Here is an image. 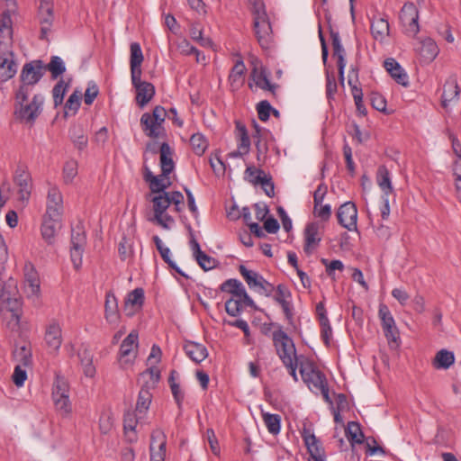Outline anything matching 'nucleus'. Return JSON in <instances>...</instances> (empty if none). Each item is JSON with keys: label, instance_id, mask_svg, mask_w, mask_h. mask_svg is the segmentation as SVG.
Instances as JSON below:
<instances>
[{"label": "nucleus", "instance_id": "obj_3", "mask_svg": "<svg viewBox=\"0 0 461 461\" xmlns=\"http://www.w3.org/2000/svg\"><path fill=\"white\" fill-rule=\"evenodd\" d=\"M253 15L255 36L262 49H269L273 41V30L263 0H249Z\"/></svg>", "mask_w": 461, "mask_h": 461}, {"label": "nucleus", "instance_id": "obj_21", "mask_svg": "<svg viewBox=\"0 0 461 461\" xmlns=\"http://www.w3.org/2000/svg\"><path fill=\"white\" fill-rule=\"evenodd\" d=\"M414 50L420 57V62L425 64L433 61L438 54V48L431 38L420 41Z\"/></svg>", "mask_w": 461, "mask_h": 461}, {"label": "nucleus", "instance_id": "obj_36", "mask_svg": "<svg viewBox=\"0 0 461 461\" xmlns=\"http://www.w3.org/2000/svg\"><path fill=\"white\" fill-rule=\"evenodd\" d=\"M152 395L149 392V385L148 383L142 385L140 391L139 392L138 400L136 403V411L141 415L145 414V412L149 408L151 402Z\"/></svg>", "mask_w": 461, "mask_h": 461}, {"label": "nucleus", "instance_id": "obj_31", "mask_svg": "<svg viewBox=\"0 0 461 461\" xmlns=\"http://www.w3.org/2000/svg\"><path fill=\"white\" fill-rule=\"evenodd\" d=\"M69 138L78 150L87 147L88 139L82 124H73L68 131Z\"/></svg>", "mask_w": 461, "mask_h": 461}, {"label": "nucleus", "instance_id": "obj_11", "mask_svg": "<svg viewBox=\"0 0 461 461\" xmlns=\"http://www.w3.org/2000/svg\"><path fill=\"white\" fill-rule=\"evenodd\" d=\"M14 181L19 187L18 189V199L22 203H25L29 201L32 191V178L31 175L27 170V167L23 165H19L14 172Z\"/></svg>", "mask_w": 461, "mask_h": 461}, {"label": "nucleus", "instance_id": "obj_63", "mask_svg": "<svg viewBox=\"0 0 461 461\" xmlns=\"http://www.w3.org/2000/svg\"><path fill=\"white\" fill-rule=\"evenodd\" d=\"M166 456V441L158 443V449H154L153 442L150 444V461H164Z\"/></svg>", "mask_w": 461, "mask_h": 461}, {"label": "nucleus", "instance_id": "obj_18", "mask_svg": "<svg viewBox=\"0 0 461 461\" xmlns=\"http://www.w3.org/2000/svg\"><path fill=\"white\" fill-rule=\"evenodd\" d=\"M44 341L50 352H57L62 344V330L59 323L52 320L46 326Z\"/></svg>", "mask_w": 461, "mask_h": 461}, {"label": "nucleus", "instance_id": "obj_60", "mask_svg": "<svg viewBox=\"0 0 461 461\" xmlns=\"http://www.w3.org/2000/svg\"><path fill=\"white\" fill-rule=\"evenodd\" d=\"M271 110L273 107L267 100H263L257 104V112L258 119L262 122H267L269 119Z\"/></svg>", "mask_w": 461, "mask_h": 461}, {"label": "nucleus", "instance_id": "obj_30", "mask_svg": "<svg viewBox=\"0 0 461 461\" xmlns=\"http://www.w3.org/2000/svg\"><path fill=\"white\" fill-rule=\"evenodd\" d=\"M160 152V176L167 177L168 175L174 170L175 163L172 158V149L167 142H163L159 149Z\"/></svg>", "mask_w": 461, "mask_h": 461}, {"label": "nucleus", "instance_id": "obj_7", "mask_svg": "<svg viewBox=\"0 0 461 461\" xmlns=\"http://www.w3.org/2000/svg\"><path fill=\"white\" fill-rule=\"evenodd\" d=\"M272 339L283 364L291 365V359L296 358V349L293 339L280 327L273 332Z\"/></svg>", "mask_w": 461, "mask_h": 461}, {"label": "nucleus", "instance_id": "obj_40", "mask_svg": "<svg viewBox=\"0 0 461 461\" xmlns=\"http://www.w3.org/2000/svg\"><path fill=\"white\" fill-rule=\"evenodd\" d=\"M78 357L80 359L83 371L86 376L94 377L95 375V367L93 365V356L90 351L86 348L78 352Z\"/></svg>", "mask_w": 461, "mask_h": 461}, {"label": "nucleus", "instance_id": "obj_14", "mask_svg": "<svg viewBox=\"0 0 461 461\" xmlns=\"http://www.w3.org/2000/svg\"><path fill=\"white\" fill-rule=\"evenodd\" d=\"M337 219L339 225L348 230H357V209L354 203L346 202L337 211Z\"/></svg>", "mask_w": 461, "mask_h": 461}, {"label": "nucleus", "instance_id": "obj_56", "mask_svg": "<svg viewBox=\"0 0 461 461\" xmlns=\"http://www.w3.org/2000/svg\"><path fill=\"white\" fill-rule=\"evenodd\" d=\"M338 91L336 78L333 73L326 72V96L329 100L334 99Z\"/></svg>", "mask_w": 461, "mask_h": 461}, {"label": "nucleus", "instance_id": "obj_39", "mask_svg": "<svg viewBox=\"0 0 461 461\" xmlns=\"http://www.w3.org/2000/svg\"><path fill=\"white\" fill-rule=\"evenodd\" d=\"M105 318L108 321L112 322L118 318V303L115 295L109 292L105 295Z\"/></svg>", "mask_w": 461, "mask_h": 461}, {"label": "nucleus", "instance_id": "obj_57", "mask_svg": "<svg viewBox=\"0 0 461 461\" xmlns=\"http://www.w3.org/2000/svg\"><path fill=\"white\" fill-rule=\"evenodd\" d=\"M236 126L240 138V149H242V153H248L249 150L250 140L247 132V129L240 122H237Z\"/></svg>", "mask_w": 461, "mask_h": 461}, {"label": "nucleus", "instance_id": "obj_24", "mask_svg": "<svg viewBox=\"0 0 461 461\" xmlns=\"http://www.w3.org/2000/svg\"><path fill=\"white\" fill-rule=\"evenodd\" d=\"M300 373L303 380L308 384L309 386L312 385L314 389L323 387L326 383L324 375L312 367V365L300 364Z\"/></svg>", "mask_w": 461, "mask_h": 461}, {"label": "nucleus", "instance_id": "obj_55", "mask_svg": "<svg viewBox=\"0 0 461 461\" xmlns=\"http://www.w3.org/2000/svg\"><path fill=\"white\" fill-rule=\"evenodd\" d=\"M163 178V176H157L150 183H149V189L152 193L157 194L167 193L166 189L170 185V182L167 181V183H166Z\"/></svg>", "mask_w": 461, "mask_h": 461}, {"label": "nucleus", "instance_id": "obj_42", "mask_svg": "<svg viewBox=\"0 0 461 461\" xmlns=\"http://www.w3.org/2000/svg\"><path fill=\"white\" fill-rule=\"evenodd\" d=\"M346 435L350 442L361 444L363 442L364 434L360 425L357 421H349L345 429Z\"/></svg>", "mask_w": 461, "mask_h": 461}, {"label": "nucleus", "instance_id": "obj_54", "mask_svg": "<svg viewBox=\"0 0 461 461\" xmlns=\"http://www.w3.org/2000/svg\"><path fill=\"white\" fill-rule=\"evenodd\" d=\"M77 175V162L76 160H68L63 167V176L66 183H70Z\"/></svg>", "mask_w": 461, "mask_h": 461}, {"label": "nucleus", "instance_id": "obj_46", "mask_svg": "<svg viewBox=\"0 0 461 461\" xmlns=\"http://www.w3.org/2000/svg\"><path fill=\"white\" fill-rule=\"evenodd\" d=\"M239 271L242 277L245 279L250 289L255 290L257 285H258V283L260 281V278H262V276L258 275L257 272L247 269V267L243 265H240L239 267Z\"/></svg>", "mask_w": 461, "mask_h": 461}, {"label": "nucleus", "instance_id": "obj_50", "mask_svg": "<svg viewBox=\"0 0 461 461\" xmlns=\"http://www.w3.org/2000/svg\"><path fill=\"white\" fill-rule=\"evenodd\" d=\"M68 84H66L64 80L60 79L53 87L52 95H53V102L54 106L57 107L60 105L63 102L64 95L66 94Z\"/></svg>", "mask_w": 461, "mask_h": 461}, {"label": "nucleus", "instance_id": "obj_15", "mask_svg": "<svg viewBox=\"0 0 461 461\" xmlns=\"http://www.w3.org/2000/svg\"><path fill=\"white\" fill-rule=\"evenodd\" d=\"M134 76V77H131V83L136 89V101L140 107H143L153 98L155 87L151 83L142 81L141 74Z\"/></svg>", "mask_w": 461, "mask_h": 461}, {"label": "nucleus", "instance_id": "obj_53", "mask_svg": "<svg viewBox=\"0 0 461 461\" xmlns=\"http://www.w3.org/2000/svg\"><path fill=\"white\" fill-rule=\"evenodd\" d=\"M80 93L75 91L73 94H71L65 104V114H68L69 111H72V113L75 114L80 106Z\"/></svg>", "mask_w": 461, "mask_h": 461}, {"label": "nucleus", "instance_id": "obj_5", "mask_svg": "<svg viewBox=\"0 0 461 461\" xmlns=\"http://www.w3.org/2000/svg\"><path fill=\"white\" fill-rule=\"evenodd\" d=\"M46 71L45 65L40 59L25 63L20 75L21 85L16 91H19L20 98L25 95H31L34 86L41 80Z\"/></svg>", "mask_w": 461, "mask_h": 461}, {"label": "nucleus", "instance_id": "obj_58", "mask_svg": "<svg viewBox=\"0 0 461 461\" xmlns=\"http://www.w3.org/2000/svg\"><path fill=\"white\" fill-rule=\"evenodd\" d=\"M98 94L99 88L97 85L93 81L88 82L87 87L84 95L85 104L87 105H91L95 99L97 97Z\"/></svg>", "mask_w": 461, "mask_h": 461}, {"label": "nucleus", "instance_id": "obj_48", "mask_svg": "<svg viewBox=\"0 0 461 461\" xmlns=\"http://www.w3.org/2000/svg\"><path fill=\"white\" fill-rule=\"evenodd\" d=\"M246 71V67L242 59H238L229 76V80L230 85L233 86L235 83L241 84L242 77L244 76Z\"/></svg>", "mask_w": 461, "mask_h": 461}, {"label": "nucleus", "instance_id": "obj_61", "mask_svg": "<svg viewBox=\"0 0 461 461\" xmlns=\"http://www.w3.org/2000/svg\"><path fill=\"white\" fill-rule=\"evenodd\" d=\"M118 253L122 260H126L132 256V246L125 237L122 239L118 247Z\"/></svg>", "mask_w": 461, "mask_h": 461}, {"label": "nucleus", "instance_id": "obj_26", "mask_svg": "<svg viewBox=\"0 0 461 461\" xmlns=\"http://www.w3.org/2000/svg\"><path fill=\"white\" fill-rule=\"evenodd\" d=\"M60 222L61 218H54L52 216L48 217L46 214L43 215L41 230L42 238L48 242V244H52L54 242Z\"/></svg>", "mask_w": 461, "mask_h": 461}, {"label": "nucleus", "instance_id": "obj_9", "mask_svg": "<svg viewBox=\"0 0 461 461\" xmlns=\"http://www.w3.org/2000/svg\"><path fill=\"white\" fill-rule=\"evenodd\" d=\"M404 33L415 37L420 32L419 11L413 3L407 2L403 5L399 15Z\"/></svg>", "mask_w": 461, "mask_h": 461}, {"label": "nucleus", "instance_id": "obj_38", "mask_svg": "<svg viewBox=\"0 0 461 461\" xmlns=\"http://www.w3.org/2000/svg\"><path fill=\"white\" fill-rule=\"evenodd\" d=\"M376 182L386 196L393 193V186L389 176V171L385 166H380L377 169Z\"/></svg>", "mask_w": 461, "mask_h": 461}, {"label": "nucleus", "instance_id": "obj_13", "mask_svg": "<svg viewBox=\"0 0 461 461\" xmlns=\"http://www.w3.org/2000/svg\"><path fill=\"white\" fill-rule=\"evenodd\" d=\"M41 40H47L54 21L52 0H41L38 14Z\"/></svg>", "mask_w": 461, "mask_h": 461}, {"label": "nucleus", "instance_id": "obj_23", "mask_svg": "<svg viewBox=\"0 0 461 461\" xmlns=\"http://www.w3.org/2000/svg\"><path fill=\"white\" fill-rule=\"evenodd\" d=\"M250 77L258 87L269 91L274 97L276 96L278 85L270 82L265 68L255 66L251 70Z\"/></svg>", "mask_w": 461, "mask_h": 461}, {"label": "nucleus", "instance_id": "obj_8", "mask_svg": "<svg viewBox=\"0 0 461 461\" xmlns=\"http://www.w3.org/2000/svg\"><path fill=\"white\" fill-rule=\"evenodd\" d=\"M68 393V381L63 376L57 375L52 386V399L56 409L64 414H68L71 411Z\"/></svg>", "mask_w": 461, "mask_h": 461}, {"label": "nucleus", "instance_id": "obj_49", "mask_svg": "<svg viewBox=\"0 0 461 461\" xmlns=\"http://www.w3.org/2000/svg\"><path fill=\"white\" fill-rule=\"evenodd\" d=\"M149 368L140 374V379H144L146 376H149V381L145 382V384L148 383V385L150 387H155L158 383L160 378V371L156 365H149Z\"/></svg>", "mask_w": 461, "mask_h": 461}, {"label": "nucleus", "instance_id": "obj_17", "mask_svg": "<svg viewBox=\"0 0 461 461\" xmlns=\"http://www.w3.org/2000/svg\"><path fill=\"white\" fill-rule=\"evenodd\" d=\"M63 213V198L60 191L55 185H50L48 189L46 212L44 214L48 217L62 218Z\"/></svg>", "mask_w": 461, "mask_h": 461}, {"label": "nucleus", "instance_id": "obj_59", "mask_svg": "<svg viewBox=\"0 0 461 461\" xmlns=\"http://www.w3.org/2000/svg\"><path fill=\"white\" fill-rule=\"evenodd\" d=\"M370 103L374 109L386 113V100L381 94L376 92L371 93Z\"/></svg>", "mask_w": 461, "mask_h": 461}, {"label": "nucleus", "instance_id": "obj_34", "mask_svg": "<svg viewBox=\"0 0 461 461\" xmlns=\"http://www.w3.org/2000/svg\"><path fill=\"white\" fill-rule=\"evenodd\" d=\"M389 23L385 18L375 16L371 22V33L377 41H383L389 35Z\"/></svg>", "mask_w": 461, "mask_h": 461}, {"label": "nucleus", "instance_id": "obj_22", "mask_svg": "<svg viewBox=\"0 0 461 461\" xmlns=\"http://www.w3.org/2000/svg\"><path fill=\"white\" fill-rule=\"evenodd\" d=\"M460 89L457 84V78L456 75H451L446 80L443 86V93L441 95V106L444 109H447L448 105L452 102H457L459 99Z\"/></svg>", "mask_w": 461, "mask_h": 461}, {"label": "nucleus", "instance_id": "obj_35", "mask_svg": "<svg viewBox=\"0 0 461 461\" xmlns=\"http://www.w3.org/2000/svg\"><path fill=\"white\" fill-rule=\"evenodd\" d=\"M455 363V355L447 349H440L432 360V366L436 369H448Z\"/></svg>", "mask_w": 461, "mask_h": 461}, {"label": "nucleus", "instance_id": "obj_44", "mask_svg": "<svg viewBox=\"0 0 461 461\" xmlns=\"http://www.w3.org/2000/svg\"><path fill=\"white\" fill-rule=\"evenodd\" d=\"M46 70L51 73L52 78L56 79L66 71V66L59 56H52L50 63L45 66Z\"/></svg>", "mask_w": 461, "mask_h": 461}, {"label": "nucleus", "instance_id": "obj_47", "mask_svg": "<svg viewBox=\"0 0 461 461\" xmlns=\"http://www.w3.org/2000/svg\"><path fill=\"white\" fill-rule=\"evenodd\" d=\"M86 236L82 225L77 224L71 230V247L85 248Z\"/></svg>", "mask_w": 461, "mask_h": 461}, {"label": "nucleus", "instance_id": "obj_10", "mask_svg": "<svg viewBox=\"0 0 461 461\" xmlns=\"http://www.w3.org/2000/svg\"><path fill=\"white\" fill-rule=\"evenodd\" d=\"M378 315L381 320L384 337L388 342L397 343L400 340V334L388 306L381 303L379 305Z\"/></svg>", "mask_w": 461, "mask_h": 461}, {"label": "nucleus", "instance_id": "obj_6", "mask_svg": "<svg viewBox=\"0 0 461 461\" xmlns=\"http://www.w3.org/2000/svg\"><path fill=\"white\" fill-rule=\"evenodd\" d=\"M167 116L164 107L157 105L152 113H145L141 115L140 125L144 133L153 139H157L165 135L163 122Z\"/></svg>", "mask_w": 461, "mask_h": 461}, {"label": "nucleus", "instance_id": "obj_27", "mask_svg": "<svg viewBox=\"0 0 461 461\" xmlns=\"http://www.w3.org/2000/svg\"><path fill=\"white\" fill-rule=\"evenodd\" d=\"M151 202L153 203L154 216L157 222L165 229L168 228V225L163 220V214L170 205L169 197L167 196V193L158 194L155 195Z\"/></svg>", "mask_w": 461, "mask_h": 461}, {"label": "nucleus", "instance_id": "obj_37", "mask_svg": "<svg viewBox=\"0 0 461 461\" xmlns=\"http://www.w3.org/2000/svg\"><path fill=\"white\" fill-rule=\"evenodd\" d=\"M178 377V373L176 370H171L168 377V384L177 406L179 409L182 408V403L185 398V393L182 391L180 384L176 383V378Z\"/></svg>", "mask_w": 461, "mask_h": 461}, {"label": "nucleus", "instance_id": "obj_12", "mask_svg": "<svg viewBox=\"0 0 461 461\" xmlns=\"http://www.w3.org/2000/svg\"><path fill=\"white\" fill-rule=\"evenodd\" d=\"M138 332L132 330L122 340L120 347V363L122 367L131 365L136 357V351L139 346Z\"/></svg>", "mask_w": 461, "mask_h": 461}, {"label": "nucleus", "instance_id": "obj_1", "mask_svg": "<svg viewBox=\"0 0 461 461\" xmlns=\"http://www.w3.org/2000/svg\"><path fill=\"white\" fill-rule=\"evenodd\" d=\"M7 259V247L3 236L0 235V309L2 312H10L18 321L22 302L16 282L5 275Z\"/></svg>", "mask_w": 461, "mask_h": 461}, {"label": "nucleus", "instance_id": "obj_41", "mask_svg": "<svg viewBox=\"0 0 461 461\" xmlns=\"http://www.w3.org/2000/svg\"><path fill=\"white\" fill-rule=\"evenodd\" d=\"M262 418L269 433L276 435L280 432L281 418L278 414H271L262 411Z\"/></svg>", "mask_w": 461, "mask_h": 461}, {"label": "nucleus", "instance_id": "obj_20", "mask_svg": "<svg viewBox=\"0 0 461 461\" xmlns=\"http://www.w3.org/2000/svg\"><path fill=\"white\" fill-rule=\"evenodd\" d=\"M302 437L310 454L309 461H326L324 448L314 434L311 433L310 429H304Z\"/></svg>", "mask_w": 461, "mask_h": 461}, {"label": "nucleus", "instance_id": "obj_43", "mask_svg": "<svg viewBox=\"0 0 461 461\" xmlns=\"http://www.w3.org/2000/svg\"><path fill=\"white\" fill-rule=\"evenodd\" d=\"M190 144L193 151L197 156H202L208 148V141L204 136L199 132L194 133L190 138Z\"/></svg>", "mask_w": 461, "mask_h": 461}, {"label": "nucleus", "instance_id": "obj_62", "mask_svg": "<svg viewBox=\"0 0 461 461\" xmlns=\"http://www.w3.org/2000/svg\"><path fill=\"white\" fill-rule=\"evenodd\" d=\"M453 174L455 176L456 196L461 202V160H455L453 162Z\"/></svg>", "mask_w": 461, "mask_h": 461}, {"label": "nucleus", "instance_id": "obj_2", "mask_svg": "<svg viewBox=\"0 0 461 461\" xmlns=\"http://www.w3.org/2000/svg\"><path fill=\"white\" fill-rule=\"evenodd\" d=\"M12 19L8 11L0 14V81L6 82L17 72L14 59Z\"/></svg>", "mask_w": 461, "mask_h": 461}, {"label": "nucleus", "instance_id": "obj_28", "mask_svg": "<svg viewBox=\"0 0 461 461\" xmlns=\"http://www.w3.org/2000/svg\"><path fill=\"white\" fill-rule=\"evenodd\" d=\"M384 68L395 82L402 86H409L408 75L401 65L393 58L386 59L384 63Z\"/></svg>", "mask_w": 461, "mask_h": 461}, {"label": "nucleus", "instance_id": "obj_52", "mask_svg": "<svg viewBox=\"0 0 461 461\" xmlns=\"http://www.w3.org/2000/svg\"><path fill=\"white\" fill-rule=\"evenodd\" d=\"M190 35L200 46L205 48L212 46V41L209 38L203 37L202 30L194 24L190 29Z\"/></svg>", "mask_w": 461, "mask_h": 461}, {"label": "nucleus", "instance_id": "obj_51", "mask_svg": "<svg viewBox=\"0 0 461 461\" xmlns=\"http://www.w3.org/2000/svg\"><path fill=\"white\" fill-rule=\"evenodd\" d=\"M27 285L28 295H38L40 293V282L37 278L36 273L32 270L25 275Z\"/></svg>", "mask_w": 461, "mask_h": 461}, {"label": "nucleus", "instance_id": "obj_16", "mask_svg": "<svg viewBox=\"0 0 461 461\" xmlns=\"http://www.w3.org/2000/svg\"><path fill=\"white\" fill-rule=\"evenodd\" d=\"M330 34L331 38V44L333 49V57L337 58V66L339 70V81L341 86H344V71L346 67V51L341 44L339 34L334 31L330 25Z\"/></svg>", "mask_w": 461, "mask_h": 461}, {"label": "nucleus", "instance_id": "obj_4", "mask_svg": "<svg viewBox=\"0 0 461 461\" xmlns=\"http://www.w3.org/2000/svg\"><path fill=\"white\" fill-rule=\"evenodd\" d=\"M29 95H25L24 98H20L19 91L15 92L14 113L21 122L32 125L42 112L44 97L41 94H35L32 101L28 103Z\"/></svg>", "mask_w": 461, "mask_h": 461}, {"label": "nucleus", "instance_id": "obj_25", "mask_svg": "<svg viewBox=\"0 0 461 461\" xmlns=\"http://www.w3.org/2000/svg\"><path fill=\"white\" fill-rule=\"evenodd\" d=\"M144 303V290L142 288H135L128 294L124 302V312L127 316H132L140 310Z\"/></svg>", "mask_w": 461, "mask_h": 461}, {"label": "nucleus", "instance_id": "obj_32", "mask_svg": "<svg viewBox=\"0 0 461 461\" xmlns=\"http://www.w3.org/2000/svg\"><path fill=\"white\" fill-rule=\"evenodd\" d=\"M131 50V77H134V75L141 74V63L143 62L144 57L140 48V45L138 42H132L130 46Z\"/></svg>", "mask_w": 461, "mask_h": 461}, {"label": "nucleus", "instance_id": "obj_19", "mask_svg": "<svg viewBox=\"0 0 461 461\" xmlns=\"http://www.w3.org/2000/svg\"><path fill=\"white\" fill-rule=\"evenodd\" d=\"M304 245L303 251L310 256L319 247L321 241L320 225L318 222L308 223L303 231Z\"/></svg>", "mask_w": 461, "mask_h": 461}, {"label": "nucleus", "instance_id": "obj_29", "mask_svg": "<svg viewBox=\"0 0 461 461\" xmlns=\"http://www.w3.org/2000/svg\"><path fill=\"white\" fill-rule=\"evenodd\" d=\"M275 290L276 302H277L281 305L286 319L291 321L293 319L292 305L291 303L288 301V299L291 298V292L286 287V285L283 284H279L275 288Z\"/></svg>", "mask_w": 461, "mask_h": 461}, {"label": "nucleus", "instance_id": "obj_45", "mask_svg": "<svg viewBox=\"0 0 461 461\" xmlns=\"http://www.w3.org/2000/svg\"><path fill=\"white\" fill-rule=\"evenodd\" d=\"M252 184L254 185H261L265 194L268 197H274L275 195V185L272 181V177L268 175L264 176H257L254 180H252Z\"/></svg>", "mask_w": 461, "mask_h": 461}, {"label": "nucleus", "instance_id": "obj_64", "mask_svg": "<svg viewBox=\"0 0 461 461\" xmlns=\"http://www.w3.org/2000/svg\"><path fill=\"white\" fill-rule=\"evenodd\" d=\"M197 264L204 270L208 271L216 267L217 260L214 258H212L205 254L204 252L198 256L195 259Z\"/></svg>", "mask_w": 461, "mask_h": 461}, {"label": "nucleus", "instance_id": "obj_33", "mask_svg": "<svg viewBox=\"0 0 461 461\" xmlns=\"http://www.w3.org/2000/svg\"><path fill=\"white\" fill-rule=\"evenodd\" d=\"M185 354L195 363H200L208 356L207 348L196 342L187 341L184 346Z\"/></svg>", "mask_w": 461, "mask_h": 461}]
</instances>
